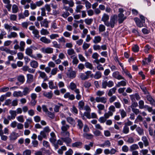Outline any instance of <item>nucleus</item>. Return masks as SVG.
<instances>
[{
    "label": "nucleus",
    "mask_w": 155,
    "mask_h": 155,
    "mask_svg": "<svg viewBox=\"0 0 155 155\" xmlns=\"http://www.w3.org/2000/svg\"><path fill=\"white\" fill-rule=\"evenodd\" d=\"M117 16L116 15H114L111 16L110 17V22H108L106 24V25L107 27L110 26L111 28L114 27L115 24L117 22Z\"/></svg>",
    "instance_id": "nucleus-1"
},
{
    "label": "nucleus",
    "mask_w": 155,
    "mask_h": 155,
    "mask_svg": "<svg viewBox=\"0 0 155 155\" xmlns=\"http://www.w3.org/2000/svg\"><path fill=\"white\" fill-rule=\"evenodd\" d=\"M61 130L62 131H66L69 129L70 126L66 124L65 120H62L61 122Z\"/></svg>",
    "instance_id": "nucleus-2"
},
{
    "label": "nucleus",
    "mask_w": 155,
    "mask_h": 155,
    "mask_svg": "<svg viewBox=\"0 0 155 155\" xmlns=\"http://www.w3.org/2000/svg\"><path fill=\"white\" fill-rule=\"evenodd\" d=\"M85 74L84 73H81L80 74V77L81 80H84L89 78V75L91 74L90 71H87L85 72Z\"/></svg>",
    "instance_id": "nucleus-3"
},
{
    "label": "nucleus",
    "mask_w": 155,
    "mask_h": 155,
    "mask_svg": "<svg viewBox=\"0 0 155 155\" xmlns=\"http://www.w3.org/2000/svg\"><path fill=\"white\" fill-rule=\"evenodd\" d=\"M107 99L106 97H97L95 98V101L97 103L101 102L103 104H105L107 103Z\"/></svg>",
    "instance_id": "nucleus-4"
},
{
    "label": "nucleus",
    "mask_w": 155,
    "mask_h": 155,
    "mask_svg": "<svg viewBox=\"0 0 155 155\" xmlns=\"http://www.w3.org/2000/svg\"><path fill=\"white\" fill-rule=\"evenodd\" d=\"M112 76L114 78L118 80H124V78L120 74L119 72L117 71L114 72L113 73Z\"/></svg>",
    "instance_id": "nucleus-5"
},
{
    "label": "nucleus",
    "mask_w": 155,
    "mask_h": 155,
    "mask_svg": "<svg viewBox=\"0 0 155 155\" xmlns=\"http://www.w3.org/2000/svg\"><path fill=\"white\" fill-rule=\"evenodd\" d=\"M109 16L106 13H104L103 15L101 21L104 22V24L106 25V24L108 22L107 21L109 19Z\"/></svg>",
    "instance_id": "nucleus-6"
},
{
    "label": "nucleus",
    "mask_w": 155,
    "mask_h": 155,
    "mask_svg": "<svg viewBox=\"0 0 155 155\" xmlns=\"http://www.w3.org/2000/svg\"><path fill=\"white\" fill-rule=\"evenodd\" d=\"M118 22L119 23L121 24L123 22V21L126 19V17L124 16L123 14L121 13L118 15Z\"/></svg>",
    "instance_id": "nucleus-7"
},
{
    "label": "nucleus",
    "mask_w": 155,
    "mask_h": 155,
    "mask_svg": "<svg viewBox=\"0 0 155 155\" xmlns=\"http://www.w3.org/2000/svg\"><path fill=\"white\" fill-rule=\"evenodd\" d=\"M46 137V134L43 131H41L40 132V135H38V137L39 140L41 141L43 138H45Z\"/></svg>",
    "instance_id": "nucleus-8"
},
{
    "label": "nucleus",
    "mask_w": 155,
    "mask_h": 155,
    "mask_svg": "<svg viewBox=\"0 0 155 155\" xmlns=\"http://www.w3.org/2000/svg\"><path fill=\"white\" fill-rule=\"evenodd\" d=\"M32 122V120L31 118L26 120V121L24 123V127L25 128H28L30 126V124Z\"/></svg>",
    "instance_id": "nucleus-9"
},
{
    "label": "nucleus",
    "mask_w": 155,
    "mask_h": 155,
    "mask_svg": "<svg viewBox=\"0 0 155 155\" xmlns=\"http://www.w3.org/2000/svg\"><path fill=\"white\" fill-rule=\"evenodd\" d=\"M117 88L116 87H114L113 88L110 89L107 93V95L109 97H111L113 94L115 93Z\"/></svg>",
    "instance_id": "nucleus-10"
},
{
    "label": "nucleus",
    "mask_w": 155,
    "mask_h": 155,
    "mask_svg": "<svg viewBox=\"0 0 155 155\" xmlns=\"http://www.w3.org/2000/svg\"><path fill=\"white\" fill-rule=\"evenodd\" d=\"M141 140L143 142L144 146L147 147L149 145V143L148 139L145 136H143L142 137Z\"/></svg>",
    "instance_id": "nucleus-11"
},
{
    "label": "nucleus",
    "mask_w": 155,
    "mask_h": 155,
    "mask_svg": "<svg viewBox=\"0 0 155 155\" xmlns=\"http://www.w3.org/2000/svg\"><path fill=\"white\" fill-rule=\"evenodd\" d=\"M134 20L136 23L137 26L140 27H142L143 26V23L142 21H140L139 19L137 18H134Z\"/></svg>",
    "instance_id": "nucleus-12"
},
{
    "label": "nucleus",
    "mask_w": 155,
    "mask_h": 155,
    "mask_svg": "<svg viewBox=\"0 0 155 155\" xmlns=\"http://www.w3.org/2000/svg\"><path fill=\"white\" fill-rule=\"evenodd\" d=\"M62 2L65 5L68 4L70 7H72L74 6V3L72 0L69 1L68 0H62Z\"/></svg>",
    "instance_id": "nucleus-13"
},
{
    "label": "nucleus",
    "mask_w": 155,
    "mask_h": 155,
    "mask_svg": "<svg viewBox=\"0 0 155 155\" xmlns=\"http://www.w3.org/2000/svg\"><path fill=\"white\" fill-rule=\"evenodd\" d=\"M38 73L39 74V76L44 79V81L47 80L48 77L45 72L39 71Z\"/></svg>",
    "instance_id": "nucleus-14"
},
{
    "label": "nucleus",
    "mask_w": 155,
    "mask_h": 155,
    "mask_svg": "<svg viewBox=\"0 0 155 155\" xmlns=\"http://www.w3.org/2000/svg\"><path fill=\"white\" fill-rule=\"evenodd\" d=\"M48 21L45 19L41 22L40 24L41 26L47 28L48 27Z\"/></svg>",
    "instance_id": "nucleus-15"
},
{
    "label": "nucleus",
    "mask_w": 155,
    "mask_h": 155,
    "mask_svg": "<svg viewBox=\"0 0 155 155\" xmlns=\"http://www.w3.org/2000/svg\"><path fill=\"white\" fill-rule=\"evenodd\" d=\"M61 106H63V104H62L58 103L57 105H55L54 106V111L56 112H59V108Z\"/></svg>",
    "instance_id": "nucleus-16"
},
{
    "label": "nucleus",
    "mask_w": 155,
    "mask_h": 155,
    "mask_svg": "<svg viewBox=\"0 0 155 155\" xmlns=\"http://www.w3.org/2000/svg\"><path fill=\"white\" fill-rule=\"evenodd\" d=\"M131 99L133 102L135 100V98L138 100L140 99V97L139 94H135L134 95H132L130 96Z\"/></svg>",
    "instance_id": "nucleus-17"
},
{
    "label": "nucleus",
    "mask_w": 155,
    "mask_h": 155,
    "mask_svg": "<svg viewBox=\"0 0 155 155\" xmlns=\"http://www.w3.org/2000/svg\"><path fill=\"white\" fill-rule=\"evenodd\" d=\"M148 131L149 135L155 139V130L153 131L151 127H149L148 128Z\"/></svg>",
    "instance_id": "nucleus-18"
},
{
    "label": "nucleus",
    "mask_w": 155,
    "mask_h": 155,
    "mask_svg": "<svg viewBox=\"0 0 155 155\" xmlns=\"http://www.w3.org/2000/svg\"><path fill=\"white\" fill-rule=\"evenodd\" d=\"M124 81H122L120 82H118L117 84L116 85V86L118 87L121 86H125L126 85L127 81L126 80H125L124 79Z\"/></svg>",
    "instance_id": "nucleus-19"
},
{
    "label": "nucleus",
    "mask_w": 155,
    "mask_h": 155,
    "mask_svg": "<svg viewBox=\"0 0 155 155\" xmlns=\"http://www.w3.org/2000/svg\"><path fill=\"white\" fill-rule=\"evenodd\" d=\"M40 40L42 42L46 44H48L51 42V41L50 39L47 38L45 37H42L40 38Z\"/></svg>",
    "instance_id": "nucleus-20"
},
{
    "label": "nucleus",
    "mask_w": 155,
    "mask_h": 155,
    "mask_svg": "<svg viewBox=\"0 0 155 155\" xmlns=\"http://www.w3.org/2000/svg\"><path fill=\"white\" fill-rule=\"evenodd\" d=\"M139 148V147L137 144H134L130 146V151H135V150L138 149Z\"/></svg>",
    "instance_id": "nucleus-21"
},
{
    "label": "nucleus",
    "mask_w": 155,
    "mask_h": 155,
    "mask_svg": "<svg viewBox=\"0 0 155 155\" xmlns=\"http://www.w3.org/2000/svg\"><path fill=\"white\" fill-rule=\"evenodd\" d=\"M43 95L49 99L51 98L53 94L51 91L49 92H44L43 93Z\"/></svg>",
    "instance_id": "nucleus-22"
},
{
    "label": "nucleus",
    "mask_w": 155,
    "mask_h": 155,
    "mask_svg": "<svg viewBox=\"0 0 155 155\" xmlns=\"http://www.w3.org/2000/svg\"><path fill=\"white\" fill-rule=\"evenodd\" d=\"M67 76L71 78H74L76 76V73L74 71H70L69 73L67 74Z\"/></svg>",
    "instance_id": "nucleus-23"
},
{
    "label": "nucleus",
    "mask_w": 155,
    "mask_h": 155,
    "mask_svg": "<svg viewBox=\"0 0 155 155\" xmlns=\"http://www.w3.org/2000/svg\"><path fill=\"white\" fill-rule=\"evenodd\" d=\"M30 91V88L27 87H25L23 89V90L22 92L23 96H26L29 94Z\"/></svg>",
    "instance_id": "nucleus-24"
},
{
    "label": "nucleus",
    "mask_w": 155,
    "mask_h": 155,
    "mask_svg": "<svg viewBox=\"0 0 155 155\" xmlns=\"http://www.w3.org/2000/svg\"><path fill=\"white\" fill-rule=\"evenodd\" d=\"M25 43L23 41L20 42L19 44V49L21 51H24L25 50Z\"/></svg>",
    "instance_id": "nucleus-25"
},
{
    "label": "nucleus",
    "mask_w": 155,
    "mask_h": 155,
    "mask_svg": "<svg viewBox=\"0 0 155 155\" xmlns=\"http://www.w3.org/2000/svg\"><path fill=\"white\" fill-rule=\"evenodd\" d=\"M147 98L148 101L150 102V103L152 105H155V101L153 99L151 96L150 95H147Z\"/></svg>",
    "instance_id": "nucleus-26"
},
{
    "label": "nucleus",
    "mask_w": 155,
    "mask_h": 155,
    "mask_svg": "<svg viewBox=\"0 0 155 155\" xmlns=\"http://www.w3.org/2000/svg\"><path fill=\"white\" fill-rule=\"evenodd\" d=\"M13 95L14 97H22L23 96L22 92L20 91H15L14 92Z\"/></svg>",
    "instance_id": "nucleus-27"
},
{
    "label": "nucleus",
    "mask_w": 155,
    "mask_h": 155,
    "mask_svg": "<svg viewBox=\"0 0 155 155\" xmlns=\"http://www.w3.org/2000/svg\"><path fill=\"white\" fill-rule=\"evenodd\" d=\"M101 40V38L100 36H98L94 37L93 40V42L95 44H97L100 42Z\"/></svg>",
    "instance_id": "nucleus-28"
},
{
    "label": "nucleus",
    "mask_w": 155,
    "mask_h": 155,
    "mask_svg": "<svg viewBox=\"0 0 155 155\" xmlns=\"http://www.w3.org/2000/svg\"><path fill=\"white\" fill-rule=\"evenodd\" d=\"M77 125L80 129H81L84 126L82 121L80 119H78L77 120Z\"/></svg>",
    "instance_id": "nucleus-29"
},
{
    "label": "nucleus",
    "mask_w": 155,
    "mask_h": 155,
    "mask_svg": "<svg viewBox=\"0 0 155 155\" xmlns=\"http://www.w3.org/2000/svg\"><path fill=\"white\" fill-rule=\"evenodd\" d=\"M110 146V143L108 140L106 141L103 144L99 145L100 147H104L105 146L109 147Z\"/></svg>",
    "instance_id": "nucleus-30"
},
{
    "label": "nucleus",
    "mask_w": 155,
    "mask_h": 155,
    "mask_svg": "<svg viewBox=\"0 0 155 155\" xmlns=\"http://www.w3.org/2000/svg\"><path fill=\"white\" fill-rule=\"evenodd\" d=\"M17 36V33L15 32H12L10 34L7 35V38H15Z\"/></svg>",
    "instance_id": "nucleus-31"
},
{
    "label": "nucleus",
    "mask_w": 155,
    "mask_h": 155,
    "mask_svg": "<svg viewBox=\"0 0 155 155\" xmlns=\"http://www.w3.org/2000/svg\"><path fill=\"white\" fill-rule=\"evenodd\" d=\"M27 82L28 83H31L33 80V76L30 74H28L27 75Z\"/></svg>",
    "instance_id": "nucleus-32"
},
{
    "label": "nucleus",
    "mask_w": 155,
    "mask_h": 155,
    "mask_svg": "<svg viewBox=\"0 0 155 155\" xmlns=\"http://www.w3.org/2000/svg\"><path fill=\"white\" fill-rule=\"evenodd\" d=\"M61 139L67 144L70 143L71 142V139L68 137H62Z\"/></svg>",
    "instance_id": "nucleus-33"
},
{
    "label": "nucleus",
    "mask_w": 155,
    "mask_h": 155,
    "mask_svg": "<svg viewBox=\"0 0 155 155\" xmlns=\"http://www.w3.org/2000/svg\"><path fill=\"white\" fill-rule=\"evenodd\" d=\"M12 10L13 13H17L18 10V7L16 5L14 4L12 5Z\"/></svg>",
    "instance_id": "nucleus-34"
},
{
    "label": "nucleus",
    "mask_w": 155,
    "mask_h": 155,
    "mask_svg": "<svg viewBox=\"0 0 155 155\" xmlns=\"http://www.w3.org/2000/svg\"><path fill=\"white\" fill-rule=\"evenodd\" d=\"M102 73L99 71H97L94 76V77L96 79H98L101 77Z\"/></svg>",
    "instance_id": "nucleus-35"
},
{
    "label": "nucleus",
    "mask_w": 155,
    "mask_h": 155,
    "mask_svg": "<svg viewBox=\"0 0 155 155\" xmlns=\"http://www.w3.org/2000/svg\"><path fill=\"white\" fill-rule=\"evenodd\" d=\"M30 65L33 68H36L38 66V63L36 61H33L31 62Z\"/></svg>",
    "instance_id": "nucleus-36"
},
{
    "label": "nucleus",
    "mask_w": 155,
    "mask_h": 155,
    "mask_svg": "<svg viewBox=\"0 0 155 155\" xmlns=\"http://www.w3.org/2000/svg\"><path fill=\"white\" fill-rule=\"evenodd\" d=\"M18 80L21 83H23L25 81V77L23 75H20L17 77Z\"/></svg>",
    "instance_id": "nucleus-37"
},
{
    "label": "nucleus",
    "mask_w": 155,
    "mask_h": 155,
    "mask_svg": "<svg viewBox=\"0 0 155 155\" xmlns=\"http://www.w3.org/2000/svg\"><path fill=\"white\" fill-rule=\"evenodd\" d=\"M136 130L139 135H141L144 134L143 130L140 127H137Z\"/></svg>",
    "instance_id": "nucleus-38"
},
{
    "label": "nucleus",
    "mask_w": 155,
    "mask_h": 155,
    "mask_svg": "<svg viewBox=\"0 0 155 155\" xmlns=\"http://www.w3.org/2000/svg\"><path fill=\"white\" fill-rule=\"evenodd\" d=\"M9 138L10 140H16L17 138V136L16 135L15 133L13 132L9 136Z\"/></svg>",
    "instance_id": "nucleus-39"
},
{
    "label": "nucleus",
    "mask_w": 155,
    "mask_h": 155,
    "mask_svg": "<svg viewBox=\"0 0 155 155\" xmlns=\"http://www.w3.org/2000/svg\"><path fill=\"white\" fill-rule=\"evenodd\" d=\"M32 33L34 35L35 38L37 39H39L40 36L39 35V32L38 30L36 29L34 31H32Z\"/></svg>",
    "instance_id": "nucleus-40"
},
{
    "label": "nucleus",
    "mask_w": 155,
    "mask_h": 155,
    "mask_svg": "<svg viewBox=\"0 0 155 155\" xmlns=\"http://www.w3.org/2000/svg\"><path fill=\"white\" fill-rule=\"evenodd\" d=\"M48 84L49 87L51 89H56L58 88L57 87L54 86V83L52 81H49Z\"/></svg>",
    "instance_id": "nucleus-41"
},
{
    "label": "nucleus",
    "mask_w": 155,
    "mask_h": 155,
    "mask_svg": "<svg viewBox=\"0 0 155 155\" xmlns=\"http://www.w3.org/2000/svg\"><path fill=\"white\" fill-rule=\"evenodd\" d=\"M43 51L47 53H51L53 52V49L51 48H48L43 49Z\"/></svg>",
    "instance_id": "nucleus-42"
},
{
    "label": "nucleus",
    "mask_w": 155,
    "mask_h": 155,
    "mask_svg": "<svg viewBox=\"0 0 155 155\" xmlns=\"http://www.w3.org/2000/svg\"><path fill=\"white\" fill-rule=\"evenodd\" d=\"M17 120L18 121L21 123L24 122L25 119L23 115H20L16 117Z\"/></svg>",
    "instance_id": "nucleus-43"
},
{
    "label": "nucleus",
    "mask_w": 155,
    "mask_h": 155,
    "mask_svg": "<svg viewBox=\"0 0 155 155\" xmlns=\"http://www.w3.org/2000/svg\"><path fill=\"white\" fill-rule=\"evenodd\" d=\"M41 34L42 35H46L49 34V32L47 30L42 28L40 31Z\"/></svg>",
    "instance_id": "nucleus-44"
},
{
    "label": "nucleus",
    "mask_w": 155,
    "mask_h": 155,
    "mask_svg": "<svg viewBox=\"0 0 155 155\" xmlns=\"http://www.w3.org/2000/svg\"><path fill=\"white\" fill-rule=\"evenodd\" d=\"M113 115V113L111 111H108V112L104 114V116L107 119L109 118L110 116H111Z\"/></svg>",
    "instance_id": "nucleus-45"
},
{
    "label": "nucleus",
    "mask_w": 155,
    "mask_h": 155,
    "mask_svg": "<svg viewBox=\"0 0 155 155\" xmlns=\"http://www.w3.org/2000/svg\"><path fill=\"white\" fill-rule=\"evenodd\" d=\"M31 150L29 149H26L22 153V155H31Z\"/></svg>",
    "instance_id": "nucleus-46"
},
{
    "label": "nucleus",
    "mask_w": 155,
    "mask_h": 155,
    "mask_svg": "<svg viewBox=\"0 0 155 155\" xmlns=\"http://www.w3.org/2000/svg\"><path fill=\"white\" fill-rule=\"evenodd\" d=\"M106 82L107 86L109 87H111L114 85V83L112 81H110L107 82V81L106 80Z\"/></svg>",
    "instance_id": "nucleus-47"
},
{
    "label": "nucleus",
    "mask_w": 155,
    "mask_h": 155,
    "mask_svg": "<svg viewBox=\"0 0 155 155\" xmlns=\"http://www.w3.org/2000/svg\"><path fill=\"white\" fill-rule=\"evenodd\" d=\"M119 111L122 118H124L127 116V113L124 109H120Z\"/></svg>",
    "instance_id": "nucleus-48"
},
{
    "label": "nucleus",
    "mask_w": 155,
    "mask_h": 155,
    "mask_svg": "<svg viewBox=\"0 0 155 155\" xmlns=\"http://www.w3.org/2000/svg\"><path fill=\"white\" fill-rule=\"evenodd\" d=\"M78 108L80 110H83L84 103L82 101H79L78 103Z\"/></svg>",
    "instance_id": "nucleus-49"
},
{
    "label": "nucleus",
    "mask_w": 155,
    "mask_h": 155,
    "mask_svg": "<svg viewBox=\"0 0 155 155\" xmlns=\"http://www.w3.org/2000/svg\"><path fill=\"white\" fill-rule=\"evenodd\" d=\"M93 21L92 18H86L84 20V22L87 25H90Z\"/></svg>",
    "instance_id": "nucleus-50"
},
{
    "label": "nucleus",
    "mask_w": 155,
    "mask_h": 155,
    "mask_svg": "<svg viewBox=\"0 0 155 155\" xmlns=\"http://www.w3.org/2000/svg\"><path fill=\"white\" fill-rule=\"evenodd\" d=\"M82 144V143L81 142H76L72 144V146L74 147H77L80 146Z\"/></svg>",
    "instance_id": "nucleus-51"
},
{
    "label": "nucleus",
    "mask_w": 155,
    "mask_h": 155,
    "mask_svg": "<svg viewBox=\"0 0 155 155\" xmlns=\"http://www.w3.org/2000/svg\"><path fill=\"white\" fill-rule=\"evenodd\" d=\"M32 0H21L20 3L22 5H25L27 3H30L31 2Z\"/></svg>",
    "instance_id": "nucleus-52"
},
{
    "label": "nucleus",
    "mask_w": 155,
    "mask_h": 155,
    "mask_svg": "<svg viewBox=\"0 0 155 155\" xmlns=\"http://www.w3.org/2000/svg\"><path fill=\"white\" fill-rule=\"evenodd\" d=\"M4 27L5 29L8 31H10L12 30V26L8 24H5L4 25Z\"/></svg>",
    "instance_id": "nucleus-53"
},
{
    "label": "nucleus",
    "mask_w": 155,
    "mask_h": 155,
    "mask_svg": "<svg viewBox=\"0 0 155 155\" xmlns=\"http://www.w3.org/2000/svg\"><path fill=\"white\" fill-rule=\"evenodd\" d=\"M9 112L11 114V116L15 119L17 115L16 111L14 110H10Z\"/></svg>",
    "instance_id": "nucleus-54"
},
{
    "label": "nucleus",
    "mask_w": 155,
    "mask_h": 155,
    "mask_svg": "<svg viewBox=\"0 0 155 155\" xmlns=\"http://www.w3.org/2000/svg\"><path fill=\"white\" fill-rule=\"evenodd\" d=\"M83 6L81 5H78L76 6L75 11L77 13L80 12H81L80 10L82 9Z\"/></svg>",
    "instance_id": "nucleus-55"
},
{
    "label": "nucleus",
    "mask_w": 155,
    "mask_h": 155,
    "mask_svg": "<svg viewBox=\"0 0 155 155\" xmlns=\"http://www.w3.org/2000/svg\"><path fill=\"white\" fill-rule=\"evenodd\" d=\"M32 3H30V7L31 9L32 10L36 9L37 8V6L35 3H33V2L32 1Z\"/></svg>",
    "instance_id": "nucleus-56"
},
{
    "label": "nucleus",
    "mask_w": 155,
    "mask_h": 155,
    "mask_svg": "<svg viewBox=\"0 0 155 155\" xmlns=\"http://www.w3.org/2000/svg\"><path fill=\"white\" fill-rule=\"evenodd\" d=\"M83 136L86 139H91L93 137V136L91 134H87V133H84L83 134Z\"/></svg>",
    "instance_id": "nucleus-57"
},
{
    "label": "nucleus",
    "mask_w": 155,
    "mask_h": 155,
    "mask_svg": "<svg viewBox=\"0 0 155 155\" xmlns=\"http://www.w3.org/2000/svg\"><path fill=\"white\" fill-rule=\"evenodd\" d=\"M32 50L30 48H27L25 50L26 54L28 55L31 56L32 54Z\"/></svg>",
    "instance_id": "nucleus-58"
},
{
    "label": "nucleus",
    "mask_w": 155,
    "mask_h": 155,
    "mask_svg": "<svg viewBox=\"0 0 155 155\" xmlns=\"http://www.w3.org/2000/svg\"><path fill=\"white\" fill-rule=\"evenodd\" d=\"M151 61L150 59H143L142 61V64L144 65L147 64L148 63L150 62Z\"/></svg>",
    "instance_id": "nucleus-59"
},
{
    "label": "nucleus",
    "mask_w": 155,
    "mask_h": 155,
    "mask_svg": "<svg viewBox=\"0 0 155 155\" xmlns=\"http://www.w3.org/2000/svg\"><path fill=\"white\" fill-rule=\"evenodd\" d=\"M3 132L0 133V136L1 137V139L4 141H6L8 139V137L6 136L3 135Z\"/></svg>",
    "instance_id": "nucleus-60"
},
{
    "label": "nucleus",
    "mask_w": 155,
    "mask_h": 155,
    "mask_svg": "<svg viewBox=\"0 0 155 155\" xmlns=\"http://www.w3.org/2000/svg\"><path fill=\"white\" fill-rule=\"evenodd\" d=\"M105 30V27L103 25L101 24L99 25V30L100 32H103Z\"/></svg>",
    "instance_id": "nucleus-61"
},
{
    "label": "nucleus",
    "mask_w": 155,
    "mask_h": 155,
    "mask_svg": "<svg viewBox=\"0 0 155 155\" xmlns=\"http://www.w3.org/2000/svg\"><path fill=\"white\" fill-rule=\"evenodd\" d=\"M122 72L125 73L126 75H127L130 78H132V76L131 74L129 73V72L127 70L125 69L122 70Z\"/></svg>",
    "instance_id": "nucleus-62"
},
{
    "label": "nucleus",
    "mask_w": 155,
    "mask_h": 155,
    "mask_svg": "<svg viewBox=\"0 0 155 155\" xmlns=\"http://www.w3.org/2000/svg\"><path fill=\"white\" fill-rule=\"evenodd\" d=\"M98 110H104L105 108V106L104 105L102 104H98L97 106Z\"/></svg>",
    "instance_id": "nucleus-63"
},
{
    "label": "nucleus",
    "mask_w": 155,
    "mask_h": 155,
    "mask_svg": "<svg viewBox=\"0 0 155 155\" xmlns=\"http://www.w3.org/2000/svg\"><path fill=\"white\" fill-rule=\"evenodd\" d=\"M90 46V44H88L84 42L83 46L82 48L84 50H86Z\"/></svg>",
    "instance_id": "nucleus-64"
}]
</instances>
